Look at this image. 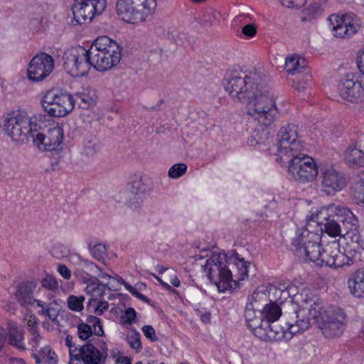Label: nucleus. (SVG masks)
I'll return each mask as SVG.
<instances>
[{"label":"nucleus","mask_w":364,"mask_h":364,"mask_svg":"<svg viewBox=\"0 0 364 364\" xmlns=\"http://www.w3.org/2000/svg\"><path fill=\"white\" fill-rule=\"evenodd\" d=\"M223 85L233 100L246 102L247 114L259 124L260 129L251 136V145L264 144L270 136L267 127L274 122L279 110L264 75L255 68L232 70L227 72Z\"/></svg>","instance_id":"1"},{"label":"nucleus","mask_w":364,"mask_h":364,"mask_svg":"<svg viewBox=\"0 0 364 364\" xmlns=\"http://www.w3.org/2000/svg\"><path fill=\"white\" fill-rule=\"evenodd\" d=\"M312 221L333 237L344 236L358 227V218L348 208L335 204L322 207L312 215Z\"/></svg>","instance_id":"2"},{"label":"nucleus","mask_w":364,"mask_h":364,"mask_svg":"<svg viewBox=\"0 0 364 364\" xmlns=\"http://www.w3.org/2000/svg\"><path fill=\"white\" fill-rule=\"evenodd\" d=\"M91 67L100 72L109 70L117 66L122 58V50L118 43L106 36L97 38L90 46Z\"/></svg>","instance_id":"3"},{"label":"nucleus","mask_w":364,"mask_h":364,"mask_svg":"<svg viewBox=\"0 0 364 364\" xmlns=\"http://www.w3.org/2000/svg\"><path fill=\"white\" fill-rule=\"evenodd\" d=\"M3 129L14 141L23 143L33 135L38 125L33 121L26 110L17 109L3 117Z\"/></svg>","instance_id":"4"},{"label":"nucleus","mask_w":364,"mask_h":364,"mask_svg":"<svg viewBox=\"0 0 364 364\" xmlns=\"http://www.w3.org/2000/svg\"><path fill=\"white\" fill-rule=\"evenodd\" d=\"M224 253L213 254L202 266L208 279L214 284L219 291L225 292L232 289V274Z\"/></svg>","instance_id":"5"},{"label":"nucleus","mask_w":364,"mask_h":364,"mask_svg":"<svg viewBox=\"0 0 364 364\" xmlns=\"http://www.w3.org/2000/svg\"><path fill=\"white\" fill-rule=\"evenodd\" d=\"M321 236L306 227L297 229L291 245L297 254L319 266L321 257Z\"/></svg>","instance_id":"6"},{"label":"nucleus","mask_w":364,"mask_h":364,"mask_svg":"<svg viewBox=\"0 0 364 364\" xmlns=\"http://www.w3.org/2000/svg\"><path fill=\"white\" fill-rule=\"evenodd\" d=\"M156 6V0H118L116 11L124 23L144 22Z\"/></svg>","instance_id":"7"},{"label":"nucleus","mask_w":364,"mask_h":364,"mask_svg":"<svg viewBox=\"0 0 364 364\" xmlns=\"http://www.w3.org/2000/svg\"><path fill=\"white\" fill-rule=\"evenodd\" d=\"M312 321L318 323L325 337L334 338L343 334L346 327V315L341 308L323 307L318 318L312 319Z\"/></svg>","instance_id":"8"},{"label":"nucleus","mask_w":364,"mask_h":364,"mask_svg":"<svg viewBox=\"0 0 364 364\" xmlns=\"http://www.w3.org/2000/svg\"><path fill=\"white\" fill-rule=\"evenodd\" d=\"M63 60L65 70L74 77L85 75L91 68L90 50L80 46L68 48Z\"/></svg>","instance_id":"9"},{"label":"nucleus","mask_w":364,"mask_h":364,"mask_svg":"<svg viewBox=\"0 0 364 364\" xmlns=\"http://www.w3.org/2000/svg\"><path fill=\"white\" fill-rule=\"evenodd\" d=\"M73 95L58 90L46 92L41 100L42 107L49 115L55 117H65L73 109Z\"/></svg>","instance_id":"10"},{"label":"nucleus","mask_w":364,"mask_h":364,"mask_svg":"<svg viewBox=\"0 0 364 364\" xmlns=\"http://www.w3.org/2000/svg\"><path fill=\"white\" fill-rule=\"evenodd\" d=\"M287 157H291L289 161V173L296 181L308 183L316 179L318 171L312 157L300 152L295 155H289Z\"/></svg>","instance_id":"11"},{"label":"nucleus","mask_w":364,"mask_h":364,"mask_svg":"<svg viewBox=\"0 0 364 364\" xmlns=\"http://www.w3.org/2000/svg\"><path fill=\"white\" fill-rule=\"evenodd\" d=\"M277 146L278 154L281 157L295 155L303 150L304 146L299 139L296 124H287L281 127Z\"/></svg>","instance_id":"12"},{"label":"nucleus","mask_w":364,"mask_h":364,"mask_svg":"<svg viewBox=\"0 0 364 364\" xmlns=\"http://www.w3.org/2000/svg\"><path fill=\"white\" fill-rule=\"evenodd\" d=\"M107 6V0H75L72 7L76 23L92 21L100 16Z\"/></svg>","instance_id":"13"},{"label":"nucleus","mask_w":364,"mask_h":364,"mask_svg":"<svg viewBox=\"0 0 364 364\" xmlns=\"http://www.w3.org/2000/svg\"><path fill=\"white\" fill-rule=\"evenodd\" d=\"M299 321L296 319L294 322L288 321L286 323V326H279L277 324L274 323H266L269 328L267 332L268 336L276 341H280L282 339L289 340L292 338L293 335L300 332H303L309 328V321L306 318L305 309L302 310L299 314Z\"/></svg>","instance_id":"14"},{"label":"nucleus","mask_w":364,"mask_h":364,"mask_svg":"<svg viewBox=\"0 0 364 364\" xmlns=\"http://www.w3.org/2000/svg\"><path fill=\"white\" fill-rule=\"evenodd\" d=\"M352 259L341 252L340 244L338 240L328 242L322 248L321 262L319 266H327L333 268L350 265Z\"/></svg>","instance_id":"15"},{"label":"nucleus","mask_w":364,"mask_h":364,"mask_svg":"<svg viewBox=\"0 0 364 364\" xmlns=\"http://www.w3.org/2000/svg\"><path fill=\"white\" fill-rule=\"evenodd\" d=\"M321 190L328 196H333L341 191L346 185L343 173L332 166H323L321 169Z\"/></svg>","instance_id":"16"},{"label":"nucleus","mask_w":364,"mask_h":364,"mask_svg":"<svg viewBox=\"0 0 364 364\" xmlns=\"http://www.w3.org/2000/svg\"><path fill=\"white\" fill-rule=\"evenodd\" d=\"M54 68L51 55L43 53L34 56L29 63L28 76L32 81H41L48 77Z\"/></svg>","instance_id":"17"},{"label":"nucleus","mask_w":364,"mask_h":364,"mask_svg":"<svg viewBox=\"0 0 364 364\" xmlns=\"http://www.w3.org/2000/svg\"><path fill=\"white\" fill-rule=\"evenodd\" d=\"M63 130L58 124L50 127L46 134L38 131V127L33 135V141L40 149L53 151L62 143Z\"/></svg>","instance_id":"18"},{"label":"nucleus","mask_w":364,"mask_h":364,"mask_svg":"<svg viewBox=\"0 0 364 364\" xmlns=\"http://www.w3.org/2000/svg\"><path fill=\"white\" fill-rule=\"evenodd\" d=\"M338 91L343 100L355 102L363 95V87L357 75L348 73L340 80Z\"/></svg>","instance_id":"19"},{"label":"nucleus","mask_w":364,"mask_h":364,"mask_svg":"<svg viewBox=\"0 0 364 364\" xmlns=\"http://www.w3.org/2000/svg\"><path fill=\"white\" fill-rule=\"evenodd\" d=\"M267 301V296L264 293L254 292L252 295V301L246 304L245 317L247 326L252 329L262 328L264 321L260 316H257L256 311L261 315L262 304L259 301Z\"/></svg>","instance_id":"20"},{"label":"nucleus","mask_w":364,"mask_h":364,"mask_svg":"<svg viewBox=\"0 0 364 364\" xmlns=\"http://www.w3.org/2000/svg\"><path fill=\"white\" fill-rule=\"evenodd\" d=\"M302 296L301 304L298 305L294 310V316L296 321H299V314L300 312L305 309L304 319L306 318L309 321V327L311 324L312 319L318 318L321 311L323 309V305L320 302H317L313 299V298L305 294H301Z\"/></svg>","instance_id":"21"},{"label":"nucleus","mask_w":364,"mask_h":364,"mask_svg":"<svg viewBox=\"0 0 364 364\" xmlns=\"http://www.w3.org/2000/svg\"><path fill=\"white\" fill-rule=\"evenodd\" d=\"M74 359L82 360L84 364H100L102 353L92 344L86 343L80 348L79 353L75 355Z\"/></svg>","instance_id":"22"},{"label":"nucleus","mask_w":364,"mask_h":364,"mask_svg":"<svg viewBox=\"0 0 364 364\" xmlns=\"http://www.w3.org/2000/svg\"><path fill=\"white\" fill-rule=\"evenodd\" d=\"M147 178L141 175L136 176L132 183L130 192L137 196L136 202L130 200V207L133 209H136L141 204L143 199L142 196L149 190V186L147 183Z\"/></svg>","instance_id":"23"},{"label":"nucleus","mask_w":364,"mask_h":364,"mask_svg":"<svg viewBox=\"0 0 364 364\" xmlns=\"http://www.w3.org/2000/svg\"><path fill=\"white\" fill-rule=\"evenodd\" d=\"M36 287V284L34 282H23L18 284L15 296L21 306H26L33 304Z\"/></svg>","instance_id":"24"},{"label":"nucleus","mask_w":364,"mask_h":364,"mask_svg":"<svg viewBox=\"0 0 364 364\" xmlns=\"http://www.w3.org/2000/svg\"><path fill=\"white\" fill-rule=\"evenodd\" d=\"M348 287L355 297H364V269H358L350 276Z\"/></svg>","instance_id":"25"},{"label":"nucleus","mask_w":364,"mask_h":364,"mask_svg":"<svg viewBox=\"0 0 364 364\" xmlns=\"http://www.w3.org/2000/svg\"><path fill=\"white\" fill-rule=\"evenodd\" d=\"M344 158L350 167H364V159L357 146H348L344 153Z\"/></svg>","instance_id":"26"},{"label":"nucleus","mask_w":364,"mask_h":364,"mask_svg":"<svg viewBox=\"0 0 364 364\" xmlns=\"http://www.w3.org/2000/svg\"><path fill=\"white\" fill-rule=\"evenodd\" d=\"M306 68V61L296 54L289 55L286 58L284 68L288 74L294 75L301 73Z\"/></svg>","instance_id":"27"},{"label":"nucleus","mask_w":364,"mask_h":364,"mask_svg":"<svg viewBox=\"0 0 364 364\" xmlns=\"http://www.w3.org/2000/svg\"><path fill=\"white\" fill-rule=\"evenodd\" d=\"M351 194L356 203L364 205V171L360 172L354 177Z\"/></svg>","instance_id":"28"},{"label":"nucleus","mask_w":364,"mask_h":364,"mask_svg":"<svg viewBox=\"0 0 364 364\" xmlns=\"http://www.w3.org/2000/svg\"><path fill=\"white\" fill-rule=\"evenodd\" d=\"M282 315L280 307L270 301L262 305L261 307V316L264 318L266 323H274L277 321Z\"/></svg>","instance_id":"29"},{"label":"nucleus","mask_w":364,"mask_h":364,"mask_svg":"<svg viewBox=\"0 0 364 364\" xmlns=\"http://www.w3.org/2000/svg\"><path fill=\"white\" fill-rule=\"evenodd\" d=\"M333 35L336 38H346L352 37L358 32L360 24H333Z\"/></svg>","instance_id":"30"},{"label":"nucleus","mask_w":364,"mask_h":364,"mask_svg":"<svg viewBox=\"0 0 364 364\" xmlns=\"http://www.w3.org/2000/svg\"><path fill=\"white\" fill-rule=\"evenodd\" d=\"M23 331L16 326H10L9 328V343L21 350H25Z\"/></svg>","instance_id":"31"},{"label":"nucleus","mask_w":364,"mask_h":364,"mask_svg":"<svg viewBox=\"0 0 364 364\" xmlns=\"http://www.w3.org/2000/svg\"><path fill=\"white\" fill-rule=\"evenodd\" d=\"M327 20L329 23H352L359 21L353 12L345 11H340L330 15Z\"/></svg>","instance_id":"32"},{"label":"nucleus","mask_w":364,"mask_h":364,"mask_svg":"<svg viewBox=\"0 0 364 364\" xmlns=\"http://www.w3.org/2000/svg\"><path fill=\"white\" fill-rule=\"evenodd\" d=\"M198 23H213L224 21L225 18L222 14L212 9H208L205 11L199 14L195 18Z\"/></svg>","instance_id":"33"},{"label":"nucleus","mask_w":364,"mask_h":364,"mask_svg":"<svg viewBox=\"0 0 364 364\" xmlns=\"http://www.w3.org/2000/svg\"><path fill=\"white\" fill-rule=\"evenodd\" d=\"M73 97V107L75 103L82 109H88L91 105H94L95 100L90 95L87 90L76 92Z\"/></svg>","instance_id":"34"},{"label":"nucleus","mask_w":364,"mask_h":364,"mask_svg":"<svg viewBox=\"0 0 364 364\" xmlns=\"http://www.w3.org/2000/svg\"><path fill=\"white\" fill-rule=\"evenodd\" d=\"M92 280H96L99 282L97 278H92ZM106 289H109L107 285L97 283L95 281L90 282L85 287V291L87 294H90L92 298L96 299L98 297H102L105 294Z\"/></svg>","instance_id":"35"},{"label":"nucleus","mask_w":364,"mask_h":364,"mask_svg":"<svg viewBox=\"0 0 364 364\" xmlns=\"http://www.w3.org/2000/svg\"><path fill=\"white\" fill-rule=\"evenodd\" d=\"M323 9L319 3H314L304 11L303 21H311L322 15Z\"/></svg>","instance_id":"36"},{"label":"nucleus","mask_w":364,"mask_h":364,"mask_svg":"<svg viewBox=\"0 0 364 364\" xmlns=\"http://www.w3.org/2000/svg\"><path fill=\"white\" fill-rule=\"evenodd\" d=\"M233 265L237 269L239 274L238 279L244 280L247 277L248 269L250 263L245 261L243 258H239L238 255L237 254Z\"/></svg>","instance_id":"37"},{"label":"nucleus","mask_w":364,"mask_h":364,"mask_svg":"<svg viewBox=\"0 0 364 364\" xmlns=\"http://www.w3.org/2000/svg\"><path fill=\"white\" fill-rule=\"evenodd\" d=\"M87 306L89 309L93 308V312L101 316L108 309L109 305L107 301H97L96 299L92 298L88 301Z\"/></svg>","instance_id":"38"},{"label":"nucleus","mask_w":364,"mask_h":364,"mask_svg":"<svg viewBox=\"0 0 364 364\" xmlns=\"http://www.w3.org/2000/svg\"><path fill=\"white\" fill-rule=\"evenodd\" d=\"M84 301L85 297L83 296L70 295L67 299L68 307L73 311H81L84 308Z\"/></svg>","instance_id":"39"},{"label":"nucleus","mask_w":364,"mask_h":364,"mask_svg":"<svg viewBox=\"0 0 364 364\" xmlns=\"http://www.w3.org/2000/svg\"><path fill=\"white\" fill-rule=\"evenodd\" d=\"M99 144L96 139H90L85 142L82 149V154L90 157L93 156L99 151Z\"/></svg>","instance_id":"40"},{"label":"nucleus","mask_w":364,"mask_h":364,"mask_svg":"<svg viewBox=\"0 0 364 364\" xmlns=\"http://www.w3.org/2000/svg\"><path fill=\"white\" fill-rule=\"evenodd\" d=\"M86 322L91 324L93 327L92 333L97 336L104 335V330L100 318L95 316H88Z\"/></svg>","instance_id":"41"},{"label":"nucleus","mask_w":364,"mask_h":364,"mask_svg":"<svg viewBox=\"0 0 364 364\" xmlns=\"http://www.w3.org/2000/svg\"><path fill=\"white\" fill-rule=\"evenodd\" d=\"M41 285L45 289L55 292L58 290V279L52 275L46 274L41 280Z\"/></svg>","instance_id":"42"},{"label":"nucleus","mask_w":364,"mask_h":364,"mask_svg":"<svg viewBox=\"0 0 364 364\" xmlns=\"http://www.w3.org/2000/svg\"><path fill=\"white\" fill-rule=\"evenodd\" d=\"M77 335L82 341L88 339L92 335L91 324L83 322L79 323L77 326Z\"/></svg>","instance_id":"43"},{"label":"nucleus","mask_w":364,"mask_h":364,"mask_svg":"<svg viewBox=\"0 0 364 364\" xmlns=\"http://www.w3.org/2000/svg\"><path fill=\"white\" fill-rule=\"evenodd\" d=\"M90 251L92 256L99 261L104 259L107 254L106 246L101 243L95 245Z\"/></svg>","instance_id":"44"},{"label":"nucleus","mask_w":364,"mask_h":364,"mask_svg":"<svg viewBox=\"0 0 364 364\" xmlns=\"http://www.w3.org/2000/svg\"><path fill=\"white\" fill-rule=\"evenodd\" d=\"M79 262V265L82 267V269L87 274H97L98 272H101V268L91 261L80 258Z\"/></svg>","instance_id":"45"},{"label":"nucleus","mask_w":364,"mask_h":364,"mask_svg":"<svg viewBox=\"0 0 364 364\" xmlns=\"http://www.w3.org/2000/svg\"><path fill=\"white\" fill-rule=\"evenodd\" d=\"M187 170L185 164H176L173 165L168 170V176L171 178H178L182 176Z\"/></svg>","instance_id":"46"},{"label":"nucleus","mask_w":364,"mask_h":364,"mask_svg":"<svg viewBox=\"0 0 364 364\" xmlns=\"http://www.w3.org/2000/svg\"><path fill=\"white\" fill-rule=\"evenodd\" d=\"M41 356L45 359L46 362L50 364H55L58 362L57 355L49 346L42 348L39 352Z\"/></svg>","instance_id":"47"},{"label":"nucleus","mask_w":364,"mask_h":364,"mask_svg":"<svg viewBox=\"0 0 364 364\" xmlns=\"http://www.w3.org/2000/svg\"><path fill=\"white\" fill-rule=\"evenodd\" d=\"M235 21H238L240 23H250V22H257L264 21L263 16L257 14H243L237 16Z\"/></svg>","instance_id":"48"},{"label":"nucleus","mask_w":364,"mask_h":364,"mask_svg":"<svg viewBox=\"0 0 364 364\" xmlns=\"http://www.w3.org/2000/svg\"><path fill=\"white\" fill-rule=\"evenodd\" d=\"M127 342L130 347L136 350L137 352L142 348L140 334L136 329L134 330V333L132 335L127 336Z\"/></svg>","instance_id":"49"},{"label":"nucleus","mask_w":364,"mask_h":364,"mask_svg":"<svg viewBox=\"0 0 364 364\" xmlns=\"http://www.w3.org/2000/svg\"><path fill=\"white\" fill-rule=\"evenodd\" d=\"M136 312L133 308H128L121 316V321L123 324H132L136 318Z\"/></svg>","instance_id":"50"},{"label":"nucleus","mask_w":364,"mask_h":364,"mask_svg":"<svg viewBox=\"0 0 364 364\" xmlns=\"http://www.w3.org/2000/svg\"><path fill=\"white\" fill-rule=\"evenodd\" d=\"M29 332L31 335V337L30 338V344L32 345V347L35 350H36V348L39 346V343L42 337L39 333L38 327H32V328H29Z\"/></svg>","instance_id":"51"},{"label":"nucleus","mask_w":364,"mask_h":364,"mask_svg":"<svg viewBox=\"0 0 364 364\" xmlns=\"http://www.w3.org/2000/svg\"><path fill=\"white\" fill-rule=\"evenodd\" d=\"M282 6L291 8L299 9L302 7L307 1V0H279Z\"/></svg>","instance_id":"52"},{"label":"nucleus","mask_w":364,"mask_h":364,"mask_svg":"<svg viewBox=\"0 0 364 364\" xmlns=\"http://www.w3.org/2000/svg\"><path fill=\"white\" fill-rule=\"evenodd\" d=\"M51 254L55 258L60 259L68 255V250L63 245H58L52 248Z\"/></svg>","instance_id":"53"},{"label":"nucleus","mask_w":364,"mask_h":364,"mask_svg":"<svg viewBox=\"0 0 364 364\" xmlns=\"http://www.w3.org/2000/svg\"><path fill=\"white\" fill-rule=\"evenodd\" d=\"M141 331L146 338L149 339L151 342L156 341L158 337L156 335V331L154 327L151 325H145L141 328Z\"/></svg>","instance_id":"54"},{"label":"nucleus","mask_w":364,"mask_h":364,"mask_svg":"<svg viewBox=\"0 0 364 364\" xmlns=\"http://www.w3.org/2000/svg\"><path fill=\"white\" fill-rule=\"evenodd\" d=\"M242 33L247 38H252L257 33V27L255 24H245L242 28Z\"/></svg>","instance_id":"55"},{"label":"nucleus","mask_w":364,"mask_h":364,"mask_svg":"<svg viewBox=\"0 0 364 364\" xmlns=\"http://www.w3.org/2000/svg\"><path fill=\"white\" fill-rule=\"evenodd\" d=\"M58 272L65 279L71 278V271L65 264H58L57 267Z\"/></svg>","instance_id":"56"},{"label":"nucleus","mask_w":364,"mask_h":364,"mask_svg":"<svg viewBox=\"0 0 364 364\" xmlns=\"http://www.w3.org/2000/svg\"><path fill=\"white\" fill-rule=\"evenodd\" d=\"M358 68L360 72L364 75V50L356 58Z\"/></svg>","instance_id":"57"},{"label":"nucleus","mask_w":364,"mask_h":364,"mask_svg":"<svg viewBox=\"0 0 364 364\" xmlns=\"http://www.w3.org/2000/svg\"><path fill=\"white\" fill-rule=\"evenodd\" d=\"M65 344L67 346H68L70 348V355L71 356V360H74L75 355L73 354V350H72V347L73 346V337L71 336L68 335L66 336Z\"/></svg>","instance_id":"58"},{"label":"nucleus","mask_w":364,"mask_h":364,"mask_svg":"<svg viewBox=\"0 0 364 364\" xmlns=\"http://www.w3.org/2000/svg\"><path fill=\"white\" fill-rule=\"evenodd\" d=\"M196 311H197L198 315L200 316L201 321L203 323H207L210 321V316H211V314L210 312L205 311L204 313H201V311L199 310H196Z\"/></svg>","instance_id":"59"},{"label":"nucleus","mask_w":364,"mask_h":364,"mask_svg":"<svg viewBox=\"0 0 364 364\" xmlns=\"http://www.w3.org/2000/svg\"><path fill=\"white\" fill-rule=\"evenodd\" d=\"M132 294L136 297L137 299L149 303V299L144 294L139 292L135 288L134 290L132 291Z\"/></svg>","instance_id":"60"},{"label":"nucleus","mask_w":364,"mask_h":364,"mask_svg":"<svg viewBox=\"0 0 364 364\" xmlns=\"http://www.w3.org/2000/svg\"><path fill=\"white\" fill-rule=\"evenodd\" d=\"M39 314L44 315L53 321H55L56 318V316H53L51 314L50 309H43L41 311H39Z\"/></svg>","instance_id":"61"},{"label":"nucleus","mask_w":364,"mask_h":364,"mask_svg":"<svg viewBox=\"0 0 364 364\" xmlns=\"http://www.w3.org/2000/svg\"><path fill=\"white\" fill-rule=\"evenodd\" d=\"M6 331L3 328H0V350L3 348L4 346V343L6 341Z\"/></svg>","instance_id":"62"},{"label":"nucleus","mask_w":364,"mask_h":364,"mask_svg":"<svg viewBox=\"0 0 364 364\" xmlns=\"http://www.w3.org/2000/svg\"><path fill=\"white\" fill-rule=\"evenodd\" d=\"M155 278L166 289H168V290H171L172 289L171 287L169 284H168L167 283L164 282L160 277H159L157 276H155Z\"/></svg>","instance_id":"63"},{"label":"nucleus","mask_w":364,"mask_h":364,"mask_svg":"<svg viewBox=\"0 0 364 364\" xmlns=\"http://www.w3.org/2000/svg\"><path fill=\"white\" fill-rule=\"evenodd\" d=\"M171 284L175 287H178L180 286L181 282L177 277H174L171 279Z\"/></svg>","instance_id":"64"}]
</instances>
